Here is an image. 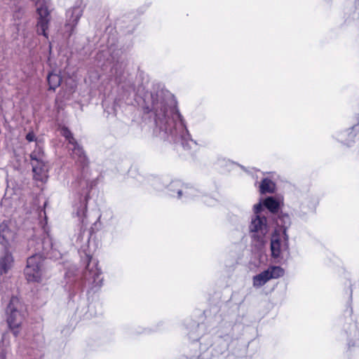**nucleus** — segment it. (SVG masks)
Segmentation results:
<instances>
[{
	"instance_id": "f257e3e1",
	"label": "nucleus",
	"mask_w": 359,
	"mask_h": 359,
	"mask_svg": "<svg viewBox=\"0 0 359 359\" xmlns=\"http://www.w3.org/2000/svg\"><path fill=\"white\" fill-rule=\"evenodd\" d=\"M142 108L153 123L154 136L164 141L180 144L184 149H190L192 145H196L172 95L163 92L147 93Z\"/></svg>"
},
{
	"instance_id": "f03ea898",
	"label": "nucleus",
	"mask_w": 359,
	"mask_h": 359,
	"mask_svg": "<svg viewBox=\"0 0 359 359\" xmlns=\"http://www.w3.org/2000/svg\"><path fill=\"white\" fill-rule=\"evenodd\" d=\"M36 243V252L29 257L27 260V266L25 269V275L29 282L39 283L43 275V266L44 257H55L57 252L53 249L52 241L49 237L36 241L34 239L29 241L28 246Z\"/></svg>"
},
{
	"instance_id": "7ed1b4c3",
	"label": "nucleus",
	"mask_w": 359,
	"mask_h": 359,
	"mask_svg": "<svg viewBox=\"0 0 359 359\" xmlns=\"http://www.w3.org/2000/svg\"><path fill=\"white\" fill-rule=\"evenodd\" d=\"M84 253L85 257H81L87 265L83 272V284L90 290L99 289L102 285L103 277L100 269L98 268V261L94 259L90 252Z\"/></svg>"
},
{
	"instance_id": "20e7f679",
	"label": "nucleus",
	"mask_w": 359,
	"mask_h": 359,
	"mask_svg": "<svg viewBox=\"0 0 359 359\" xmlns=\"http://www.w3.org/2000/svg\"><path fill=\"white\" fill-rule=\"evenodd\" d=\"M20 299L17 297L13 296L5 310L6 323L15 337L19 334L20 327L23 321V315L20 311Z\"/></svg>"
},
{
	"instance_id": "39448f33",
	"label": "nucleus",
	"mask_w": 359,
	"mask_h": 359,
	"mask_svg": "<svg viewBox=\"0 0 359 359\" xmlns=\"http://www.w3.org/2000/svg\"><path fill=\"white\" fill-rule=\"evenodd\" d=\"M271 256L276 259H283L290 256L289 236L282 235L275 230L271 239Z\"/></svg>"
},
{
	"instance_id": "423d86ee",
	"label": "nucleus",
	"mask_w": 359,
	"mask_h": 359,
	"mask_svg": "<svg viewBox=\"0 0 359 359\" xmlns=\"http://www.w3.org/2000/svg\"><path fill=\"white\" fill-rule=\"evenodd\" d=\"M36 6L39 15L37 22V33L48 38L46 30L50 20V12L46 5V0H32Z\"/></svg>"
},
{
	"instance_id": "0eeeda50",
	"label": "nucleus",
	"mask_w": 359,
	"mask_h": 359,
	"mask_svg": "<svg viewBox=\"0 0 359 359\" xmlns=\"http://www.w3.org/2000/svg\"><path fill=\"white\" fill-rule=\"evenodd\" d=\"M249 228L254 238L257 240L262 239L269 230L266 217L262 215H255V217L252 218Z\"/></svg>"
},
{
	"instance_id": "6e6552de",
	"label": "nucleus",
	"mask_w": 359,
	"mask_h": 359,
	"mask_svg": "<svg viewBox=\"0 0 359 359\" xmlns=\"http://www.w3.org/2000/svg\"><path fill=\"white\" fill-rule=\"evenodd\" d=\"M83 12V9L80 6H73L67 11L65 27L68 36H70L74 32V29L82 16Z\"/></svg>"
},
{
	"instance_id": "1a4fd4ad",
	"label": "nucleus",
	"mask_w": 359,
	"mask_h": 359,
	"mask_svg": "<svg viewBox=\"0 0 359 359\" xmlns=\"http://www.w3.org/2000/svg\"><path fill=\"white\" fill-rule=\"evenodd\" d=\"M169 195L177 198H181L182 195H184L187 198H191L197 196V190L192 187H184L180 180L172 181L168 187Z\"/></svg>"
},
{
	"instance_id": "9d476101",
	"label": "nucleus",
	"mask_w": 359,
	"mask_h": 359,
	"mask_svg": "<svg viewBox=\"0 0 359 359\" xmlns=\"http://www.w3.org/2000/svg\"><path fill=\"white\" fill-rule=\"evenodd\" d=\"M73 148L72 149V157L75 160L76 163L80 166L82 169H85L88 166V159L83 149V147L78 144H72Z\"/></svg>"
},
{
	"instance_id": "9b49d317",
	"label": "nucleus",
	"mask_w": 359,
	"mask_h": 359,
	"mask_svg": "<svg viewBox=\"0 0 359 359\" xmlns=\"http://www.w3.org/2000/svg\"><path fill=\"white\" fill-rule=\"evenodd\" d=\"M32 170L36 175H42L46 171L43 152L33 151L30 154Z\"/></svg>"
},
{
	"instance_id": "f8f14e48",
	"label": "nucleus",
	"mask_w": 359,
	"mask_h": 359,
	"mask_svg": "<svg viewBox=\"0 0 359 359\" xmlns=\"http://www.w3.org/2000/svg\"><path fill=\"white\" fill-rule=\"evenodd\" d=\"M13 257L8 248H5L4 255L0 257V276L6 274L12 267Z\"/></svg>"
},
{
	"instance_id": "ddd939ff",
	"label": "nucleus",
	"mask_w": 359,
	"mask_h": 359,
	"mask_svg": "<svg viewBox=\"0 0 359 359\" xmlns=\"http://www.w3.org/2000/svg\"><path fill=\"white\" fill-rule=\"evenodd\" d=\"M14 233L9 229L5 222L0 224V243L4 248H8L9 241L13 238Z\"/></svg>"
},
{
	"instance_id": "4468645a",
	"label": "nucleus",
	"mask_w": 359,
	"mask_h": 359,
	"mask_svg": "<svg viewBox=\"0 0 359 359\" xmlns=\"http://www.w3.org/2000/svg\"><path fill=\"white\" fill-rule=\"evenodd\" d=\"M277 225L280 229H278V231H281L282 235H285L287 233V230L289 229L291 224V220L289 215L286 213L281 212L278 217L277 219Z\"/></svg>"
},
{
	"instance_id": "2eb2a0df",
	"label": "nucleus",
	"mask_w": 359,
	"mask_h": 359,
	"mask_svg": "<svg viewBox=\"0 0 359 359\" xmlns=\"http://www.w3.org/2000/svg\"><path fill=\"white\" fill-rule=\"evenodd\" d=\"M269 272L264 270L262 273L255 276L253 277V286L255 287H260L266 283L269 280Z\"/></svg>"
},
{
	"instance_id": "dca6fc26",
	"label": "nucleus",
	"mask_w": 359,
	"mask_h": 359,
	"mask_svg": "<svg viewBox=\"0 0 359 359\" xmlns=\"http://www.w3.org/2000/svg\"><path fill=\"white\" fill-rule=\"evenodd\" d=\"M263 205L272 213L278 212L280 208L279 202L272 196L266 198L263 202Z\"/></svg>"
},
{
	"instance_id": "f3484780",
	"label": "nucleus",
	"mask_w": 359,
	"mask_h": 359,
	"mask_svg": "<svg viewBox=\"0 0 359 359\" xmlns=\"http://www.w3.org/2000/svg\"><path fill=\"white\" fill-rule=\"evenodd\" d=\"M47 81L49 85V89L55 90L60 85L62 77L58 74L50 72L47 76Z\"/></svg>"
},
{
	"instance_id": "a211bd4d",
	"label": "nucleus",
	"mask_w": 359,
	"mask_h": 359,
	"mask_svg": "<svg viewBox=\"0 0 359 359\" xmlns=\"http://www.w3.org/2000/svg\"><path fill=\"white\" fill-rule=\"evenodd\" d=\"M276 185L271 180L264 178L259 186V191L262 194L273 193Z\"/></svg>"
},
{
	"instance_id": "6ab92c4d",
	"label": "nucleus",
	"mask_w": 359,
	"mask_h": 359,
	"mask_svg": "<svg viewBox=\"0 0 359 359\" xmlns=\"http://www.w3.org/2000/svg\"><path fill=\"white\" fill-rule=\"evenodd\" d=\"M271 279L278 278L284 275V270L280 266H270L266 269Z\"/></svg>"
},
{
	"instance_id": "aec40b11",
	"label": "nucleus",
	"mask_w": 359,
	"mask_h": 359,
	"mask_svg": "<svg viewBox=\"0 0 359 359\" xmlns=\"http://www.w3.org/2000/svg\"><path fill=\"white\" fill-rule=\"evenodd\" d=\"M61 135L65 137L69 144H76V140L74 139L72 133L66 126L62 127L60 130Z\"/></svg>"
},
{
	"instance_id": "412c9836",
	"label": "nucleus",
	"mask_w": 359,
	"mask_h": 359,
	"mask_svg": "<svg viewBox=\"0 0 359 359\" xmlns=\"http://www.w3.org/2000/svg\"><path fill=\"white\" fill-rule=\"evenodd\" d=\"M85 204L83 205H81L79 208H78L76 211V215L79 217L82 223H83V217H85L87 210V196L85 197Z\"/></svg>"
},
{
	"instance_id": "4be33fe9",
	"label": "nucleus",
	"mask_w": 359,
	"mask_h": 359,
	"mask_svg": "<svg viewBox=\"0 0 359 359\" xmlns=\"http://www.w3.org/2000/svg\"><path fill=\"white\" fill-rule=\"evenodd\" d=\"M262 210H263L262 204L261 203H257L254 205V212H255V215H262Z\"/></svg>"
},
{
	"instance_id": "5701e85b",
	"label": "nucleus",
	"mask_w": 359,
	"mask_h": 359,
	"mask_svg": "<svg viewBox=\"0 0 359 359\" xmlns=\"http://www.w3.org/2000/svg\"><path fill=\"white\" fill-rule=\"evenodd\" d=\"M152 184L154 186L155 189H156L157 190L162 189V185H161L160 179H155L154 180V182Z\"/></svg>"
},
{
	"instance_id": "b1692460",
	"label": "nucleus",
	"mask_w": 359,
	"mask_h": 359,
	"mask_svg": "<svg viewBox=\"0 0 359 359\" xmlns=\"http://www.w3.org/2000/svg\"><path fill=\"white\" fill-rule=\"evenodd\" d=\"M26 140L28 142H34L36 140L35 135L33 132H29L26 135Z\"/></svg>"
},
{
	"instance_id": "393cba45",
	"label": "nucleus",
	"mask_w": 359,
	"mask_h": 359,
	"mask_svg": "<svg viewBox=\"0 0 359 359\" xmlns=\"http://www.w3.org/2000/svg\"><path fill=\"white\" fill-rule=\"evenodd\" d=\"M189 338L191 339L193 341H196L198 339V336L193 337L191 333H189Z\"/></svg>"
},
{
	"instance_id": "a878e982",
	"label": "nucleus",
	"mask_w": 359,
	"mask_h": 359,
	"mask_svg": "<svg viewBox=\"0 0 359 359\" xmlns=\"http://www.w3.org/2000/svg\"><path fill=\"white\" fill-rule=\"evenodd\" d=\"M0 356H1V359H6V354L4 353H3V352L1 353Z\"/></svg>"
}]
</instances>
